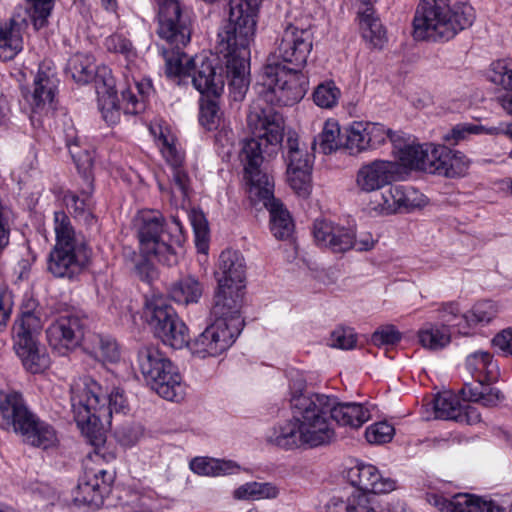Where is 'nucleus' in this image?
Returning a JSON list of instances; mask_svg holds the SVG:
<instances>
[{
    "label": "nucleus",
    "instance_id": "5fc2aeb1",
    "mask_svg": "<svg viewBox=\"0 0 512 512\" xmlns=\"http://www.w3.org/2000/svg\"><path fill=\"white\" fill-rule=\"evenodd\" d=\"M221 112L218 103L214 99L203 100L200 106L199 121L207 130L216 129L219 125Z\"/></svg>",
    "mask_w": 512,
    "mask_h": 512
},
{
    "label": "nucleus",
    "instance_id": "bf43d9fd",
    "mask_svg": "<svg viewBox=\"0 0 512 512\" xmlns=\"http://www.w3.org/2000/svg\"><path fill=\"white\" fill-rule=\"evenodd\" d=\"M401 340V333L393 325L381 326L371 336L373 345L381 347L394 345Z\"/></svg>",
    "mask_w": 512,
    "mask_h": 512
},
{
    "label": "nucleus",
    "instance_id": "4d7b16f0",
    "mask_svg": "<svg viewBox=\"0 0 512 512\" xmlns=\"http://www.w3.org/2000/svg\"><path fill=\"white\" fill-rule=\"evenodd\" d=\"M394 427L387 422H378L366 429L365 437L371 444H384L391 441Z\"/></svg>",
    "mask_w": 512,
    "mask_h": 512
},
{
    "label": "nucleus",
    "instance_id": "69168bd1",
    "mask_svg": "<svg viewBox=\"0 0 512 512\" xmlns=\"http://www.w3.org/2000/svg\"><path fill=\"white\" fill-rule=\"evenodd\" d=\"M400 194L402 195V199L400 200V212H410L415 208L421 207L423 199L413 188L400 186Z\"/></svg>",
    "mask_w": 512,
    "mask_h": 512
},
{
    "label": "nucleus",
    "instance_id": "6e6552de",
    "mask_svg": "<svg viewBox=\"0 0 512 512\" xmlns=\"http://www.w3.org/2000/svg\"><path fill=\"white\" fill-rule=\"evenodd\" d=\"M175 46L166 57V74L169 77H191L193 86L206 97H219L225 86L224 68L216 67L206 57L190 58L180 50L188 43H170Z\"/></svg>",
    "mask_w": 512,
    "mask_h": 512
},
{
    "label": "nucleus",
    "instance_id": "f03ea898",
    "mask_svg": "<svg viewBox=\"0 0 512 512\" xmlns=\"http://www.w3.org/2000/svg\"><path fill=\"white\" fill-rule=\"evenodd\" d=\"M127 401L123 390L114 388L110 394L91 377H83L71 386V408L74 420L88 442L99 448L106 442V426L113 413H125Z\"/></svg>",
    "mask_w": 512,
    "mask_h": 512
},
{
    "label": "nucleus",
    "instance_id": "b1692460",
    "mask_svg": "<svg viewBox=\"0 0 512 512\" xmlns=\"http://www.w3.org/2000/svg\"><path fill=\"white\" fill-rule=\"evenodd\" d=\"M352 485L350 490H361L366 494L389 493L396 488V481L383 477L379 470L371 464H358L347 472Z\"/></svg>",
    "mask_w": 512,
    "mask_h": 512
},
{
    "label": "nucleus",
    "instance_id": "412c9836",
    "mask_svg": "<svg viewBox=\"0 0 512 512\" xmlns=\"http://www.w3.org/2000/svg\"><path fill=\"white\" fill-rule=\"evenodd\" d=\"M82 320L77 316H61L53 321L46 330L49 345L64 354L68 350L84 345L87 335Z\"/></svg>",
    "mask_w": 512,
    "mask_h": 512
},
{
    "label": "nucleus",
    "instance_id": "20e7f679",
    "mask_svg": "<svg viewBox=\"0 0 512 512\" xmlns=\"http://www.w3.org/2000/svg\"><path fill=\"white\" fill-rule=\"evenodd\" d=\"M475 20L472 6L461 3L450 7V0H420L415 12L414 37L419 40L449 41Z\"/></svg>",
    "mask_w": 512,
    "mask_h": 512
},
{
    "label": "nucleus",
    "instance_id": "f257e3e1",
    "mask_svg": "<svg viewBox=\"0 0 512 512\" xmlns=\"http://www.w3.org/2000/svg\"><path fill=\"white\" fill-rule=\"evenodd\" d=\"M260 1L230 0L227 22L218 33L219 50L226 59L225 73L234 101L243 100L248 90L249 46L255 34Z\"/></svg>",
    "mask_w": 512,
    "mask_h": 512
},
{
    "label": "nucleus",
    "instance_id": "e2e57ef3",
    "mask_svg": "<svg viewBox=\"0 0 512 512\" xmlns=\"http://www.w3.org/2000/svg\"><path fill=\"white\" fill-rule=\"evenodd\" d=\"M68 145V148H69V152L78 168V170L80 172H83L85 175H87V173L91 170L92 166H93V159H92V156L90 155V153L85 150L83 152H78L77 151V147H78V144L75 141L73 142H68L67 143Z\"/></svg>",
    "mask_w": 512,
    "mask_h": 512
},
{
    "label": "nucleus",
    "instance_id": "72a5a7b5",
    "mask_svg": "<svg viewBox=\"0 0 512 512\" xmlns=\"http://www.w3.org/2000/svg\"><path fill=\"white\" fill-rule=\"evenodd\" d=\"M403 143L404 140L401 137V140L398 142V147H396L398 149V158L402 165L411 169L431 173L433 160L430 158V155L431 149L434 146L426 145L424 148L422 145H404Z\"/></svg>",
    "mask_w": 512,
    "mask_h": 512
},
{
    "label": "nucleus",
    "instance_id": "c85d7f7f",
    "mask_svg": "<svg viewBox=\"0 0 512 512\" xmlns=\"http://www.w3.org/2000/svg\"><path fill=\"white\" fill-rule=\"evenodd\" d=\"M219 287L244 286L246 262L243 255L235 250H224L215 271Z\"/></svg>",
    "mask_w": 512,
    "mask_h": 512
},
{
    "label": "nucleus",
    "instance_id": "a211bd4d",
    "mask_svg": "<svg viewBox=\"0 0 512 512\" xmlns=\"http://www.w3.org/2000/svg\"><path fill=\"white\" fill-rule=\"evenodd\" d=\"M241 333L240 322L215 319L191 343L190 350L199 358L216 357L226 351Z\"/></svg>",
    "mask_w": 512,
    "mask_h": 512
},
{
    "label": "nucleus",
    "instance_id": "dca6fc26",
    "mask_svg": "<svg viewBox=\"0 0 512 512\" xmlns=\"http://www.w3.org/2000/svg\"><path fill=\"white\" fill-rule=\"evenodd\" d=\"M247 124L254 137L243 140L239 154L241 161L243 150L250 141L259 145V153L263 159V141H265L266 146H277L283 140L284 119L279 112L269 105L262 107L254 104L247 116Z\"/></svg>",
    "mask_w": 512,
    "mask_h": 512
},
{
    "label": "nucleus",
    "instance_id": "09e8293b",
    "mask_svg": "<svg viewBox=\"0 0 512 512\" xmlns=\"http://www.w3.org/2000/svg\"><path fill=\"white\" fill-rule=\"evenodd\" d=\"M433 408L436 418L457 421L460 415L461 404L455 396L444 394L435 397Z\"/></svg>",
    "mask_w": 512,
    "mask_h": 512
},
{
    "label": "nucleus",
    "instance_id": "13d9d810",
    "mask_svg": "<svg viewBox=\"0 0 512 512\" xmlns=\"http://www.w3.org/2000/svg\"><path fill=\"white\" fill-rule=\"evenodd\" d=\"M105 46L108 51L120 53L128 60L136 56V51L131 41L121 34H113L107 37Z\"/></svg>",
    "mask_w": 512,
    "mask_h": 512
},
{
    "label": "nucleus",
    "instance_id": "37998d69",
    "mask_svg": "<svg viewBox=\"0 0 512 512\" xmlns=\"http://www.w3.org/2000/svg\"><path fill=\"white\" fill-rule=\"evenodd\" d=\"M135 88L140 98L130 89L122 91L123 111L125 114L135 115L145 109L144 101L152 91V84L150 80H142L135 83Z\"/></svg>",
    "mask_w": 512,
    "mask_h": 512
},
{
    "label": "nucleus",
    "instance_id": "7c9ffc66",
    "mask_svg": "<svg viewBox=\"0 0 512 512\" xmlns=\"http://www.w3.org/2000/svg\"><path fill=\"white\" fill-rule=\"evenodd\" d=\"M326 512H378L373 499L361 490H343L330 498Z\"/></svg>",
    "mask_w": 512,
    "mask_h": 512
},
{
    "label": "nucleus",
    "instance_id": "6ab92c4d",
    "mask_svg": "<svg viewBox=\"0 0 512 512\" xmlns=\"http://www.w3.org/2000/svg\"><path fill=\"white\" fill-rule=\"evenodd\" d=\"M389 139L394 147H398L401 136L385 128L383 124L374 122H353L345 129V148L350 154H358L367 149H376Z\"/></svg>",
    "mask_w": 512,
    "mask_h": 512
},
{
    "label": "nucleus",
    "instance_id": "0eeeda50",
    "mask_svg": "<svg viewBox=\"0 0 512 512\" xmlns=\"http://www.w3.org/2000/svg\"><path fill=\"white\" fill-rule=\"evenodd\" d=\"M0 424L4 428H12L24 442L34 447L45 450L57 442L54 428L33 414L18 392L7 393L0 398Z\"/></svg>",
    "mask_w": 512,
    "mask_h": 512
},
{
    "label": "nucleus",
    "instance_id": "0e129e2a",
    "mask_svg": "<svg viewBox=\"0 0 512 512\" xmlns=\"http://www.w3.org/2000/svg\"><path fill=\"white\" fill-rule=\"evenodd\" d=\"M117 440L124 446L134 445L142 435V428L136 424H126L115 432Z\"/></svg>",
    "mask_w": 512,
    "mask_h": 512
},
{
    "label": "nucleus",
    "instance_id": "ea45409f",
    "mask_svg": "<svg viewBox=\"0 0 512 512\" xmlns=\"http://www.w3.org/2000/svg\"><path fill=\"white\" fill-rule=\"evenodd\" d=\"M190 468L199 475L220 476L234 473L239 466L232 461L197 457L190 462Z\"/></svg>",
    "mask_w": 512,
    "mask_h": 512
},
{
    "label": "nucleus",
    "instance_id": "9b49d317",
    "mask_svg": "<svg viewBox=\"0 0 512 512\" xmlns=\"http://www.w3.org/2000/svg\"><path fill=\"white\" fill-rule=\"evenodd\" d=\"M261 85L280 106H291L298 103L306 94L308 80L301 69L265 64L260 74Z\"/></svg>",
    "mask_w": 512,
    "mask_h": 512
},
{
    "label": "nucleus",
    "instance_id": "393cba45",
    "mask_svg": "<svg viewBox=\"0 0 512 512\" xmlns=\"http://www.w3.org/2000/svg\"><path fill=\"white\" fill-rule=\"evenodd\" d=\"M430 158L433 160L431 174L449 178L464 176L470 166V160L465 154L444 145L434 146Z\"/></svg>",
    "mask_w": 512,
    "mask_h": 512
},
{
    "label": "nucleus",
    "instance_id": "3c124183",
    "mask_svg": "<svg viewBox=\"0 0 512 512\" xmlns=\"http://www.w3.org/2000/svg\"><path fill=\"white\" fill-rule=\"evenodd\" d=\"M487 78L495 85L512 90V61L498 60L493 62L487 72Z\"/></svg>",
    "mask_w": 512,
    "mask_h": 512
},
{
    "label": "nucleus",
    "instance_id": "423d86ee",
    "mask_svg": "<svg viewBox=\"0 0 512 512\" xmlns=\"http://www.w3.org/2000/svg\"><path fill=\"white\" fill-rule=\"evenodd\" d=\"M141 250L166 266L177 264L183 235L178 222L166 223L159 212L145 211L137 217Z\"/></svg>",
    "mask_w": 512,
    "mask_h": 512
},
{
    "label": "nucleus",
    "instance_id": "58836bf2",
    "mask_svg": "<svg viewBox=\"0 0 512 512\" xmlns=\"http://www.w3.org/2000/svg\"><path fill=\"white\" fill-rule=\"evenodd\" d=\"M419 343L429 350H440L446 347L451 341L450 329L447 325L438 326L433 323H426L418 331Z\"/></svg>",
    "mask_w": 512,
    "mask_h": 512
},
{
    "label": "nucleus",
    "instance_id": "1a4fd4ad",
    "mask_svg": "<svg viewBox=\"0 0 512 512\" xmlns=\"http://www.w3.org/2000/svg\"><path fill=\"white\" fill-rule=\"evenodd\" d=\"M137 361L146 383L160 397L169 401L183 397L182 379L176 366L157 347L140 348Z\"/></svg>",
    "mask_w": 512,
    "mask_h": 512
},
{
    "label": "nucleus",
    "instance_id": "f3484780",
    "mask_svg": "<svg viewBox=\"0 0 512 512\" xmlns=\"http://www.w3.org/2000/svg\"><path fill=\"white\" fill-rule=\"evenodd\" d=\"M308 399L315 403L325 426L332 432L329 444L336 439V433L332 427L328 415L338 425L351 428L361 427L370 418L369 411L357 403H337L336 398L325 394H307Z\"/></svg>",
    "mask_w": 512,
    "mask_h": 512
},
{
    "label": "nucleus",
    "instance_id": "79ce46f5",
    "mask_svg": "<svg viewBox=\"0 0 512 512\" xmlns=\"http://www.w3.org/2000/svg\"><path fill=\"white\" fill-rule=\"evenodd\" d=\"M345 132L341 134L340 127L336 122H326L322 132L312 142V148L318 145L320 151L325 154L335 152L341 146L345 147Z\"/></svg>",
    "mask_w": 512,
    "mask_h": 512
},
{
    "label": "nucleus",
    "instance_id": "f8f14e48",
    "mask_svg": "<svg viewBox=\"0 0 512 512\" xmlns=\"http://www.w3.org/2000/svg\"><path fill=\"white\" fill-rule=\"evenodd\" d=\"M466 367L475 378V383H466L461 389L465 401L480 403L484 407H495L504 398L500 390L490 387L495 379L496 364L488 352L477 351L466 359Z\"/></svg>",
    "mask_w": 512,
    "mask_h": 512
},
{
    "label": "nucleus",
    "instance_id": "8fccbe9b",
    "mask_svg": "<svg viewBox=\"0 0 512 512\" xmlns=\"http://www.w3.org/2000/svg\"><path fill=\"white\" fill-rule=\"evenodd\" d=\"M312 167L287 168V181L290 187L302 197H306L311 189Z\"/></svg>",
    "mask_w": 512,
    "mask_h": 512
},
{
    "label": "nucleus",
    "instance_id": "a19ab883",
    "mask_svg": "<svg viewBox=\"0 0 512 512\" xmlns=\"http://www.w3.org/2000/svg\"><path fill=\"white\" fill-rule=\"evenodd\" d=\"M360 29L363 38L374 47H381L385 41V30L377 17H374L372 8L367 7L359 14Z\"/></svg>",
    "mask_w": 512,
    "mask_h": 512
},
{
    "label": "nucleus",
    "instance_id": "5701e85b",
    "mask_svg": "<svg viewBox=\"0 0 512 512\" xmlns=\"http://www.w3.org/2000/svg\"><path fill=\"white\" fill-rule=\"evenodd\" d=\"M401 172L396 161L374 160L360 167L356 176L357 187L364 192H373L390 184Z\"/></svg>",
    "mask_w": 512,
    "mask_h": 512
},
{
    "label": "nucleus",
    "instance_id": "864d4df0",
    "mask_svg": "<svg viewBox=\"0 0 512 512\" xmlns=\"http://www.w3.org/2000/svg\"><path fill=\"white\" fill-rule=\"evenodd\" d=\"M340 96V90L333 82H326L319 84L314 93L313 101L321 108H332L337 104Z\"/></svg>",
    "mask_w": 512,
    "mask_h": 512
},
{
    "label": "nucleus",
    "instance_id": "2eb2a0df",
    "mask_svg": "<svg viewBox=\"0 0 512 512\" xmlns=\"http://www.w3.org/2000/svg\"><path fill=\"white\" fill-rule=\"evenodd\" d=\"M313 35L310 29H301L288 25L280 38L277 48L269 55L265 64L291 65L290 68L301 69L311 52Z\"/></svg>",
    "mask_w": 512,
    "mask_h": 512
},
{
    "label": "nucleus",
    "instance_id": "052dcab7",
    "mask_svg": "<svg viewBox=\"0 0 512 512\" xmlns=\"http://www.w3.org/2000/svg\"><path fill=\"white\" fill-rule=\"evenodd\" d=\"M330 341L331 347L348 350L355 347L357 338L353 329L338 327L331 333Z\"/></svg>",
    "mask_w": 512,
    "mask_h": 512
},
{
    "label": "nucleus",
    "instance_id": "c03bdc74",
    "mask_svg": "<svg viewBox=\"0 0 512 512\" xmlns=\"http://www.w3.org/2000/svg\"><path fill=\"white\" fill-rule=\"evenodd\" d=\"M171 202L176 206H185L189 199L191 179L183 167L171 169Z\"/></svg>",
    "mask_w": 512,
    "mask_h": 512
},
{
    "label": "nucleus",
    "instance_id": "a878e982",
    "mask_svg": "<svg viewBox=\"0 0 512 512\" xmlns=\"http://www.w3.org/2000/svg\"><path fill=\"white\" fill-rule=\"evenodd\" d=\"M243 289L244 286H218L214 297V305L211 310L215 319L224 320L226 323H234V320L237 319L240 322V331L244 325L240 316L244 295Z\"/></svg>",
    "mask_w": 512,
    "mask_h": 512
},
{
    "label": "nucleus",
    "instance_id": "cd10ccee",
    "mask_svg": "<svg viewBox=\"0 0 512 512\" xmlns=\"http://www.w3.org/2000/svg\"><path fill=\"white\" fill-rule=\"evenodd\" d=\"M106 476L107 471L103 469L86 472L76 487L74 501L78 504L101 505L112 481L111 477L106 479Z\"/></svg>",
    "mask_w": 512,
    "mask_h": 512
},
{
    "label": "nucleus",
    "instance_id": "aec40b11",
    "mask_svg": "<svg viewBox=\"0 0 512 512\" xmlns=\"http://www.w3.org/2000/svg\"><path fill=\"white\" fill-rule=\"evenodd\" d=\"M158 35L168 43L190 42L191 31L184 19L178 0L159 1Z\"/></svg>",
    "mask_w": 512,
    "mask_h": 512
},
{
    "label": "nucleus",
    "instance_id": "338daca9",
    "mask_svg": "<svg viewBox=\"0 0 512 512\" xmlns=\"http://www.w3.org/2000/svg\"><path fill=\"white\" fill-rule=\"evenodd\" d=\"M161 153L171 169L183 167L184 154L177 149L175 143L170 145L165 139V148H161Z\"/></svg>",
    "mask_w": 512,
    "mask_h": 512
},
{
    "label": "nucleus",
    "instance_id": "39448f33",
    "mask_svg": "<svg viewBox=\"0 0 512 512\" xmlns=\"http://www.w3.org/2000/svg\"><path fill=\"white\" fill-rule=\"evenodd\" d=\"M242 164L244 177L250 184V192L270 213V229L273 235L280 240L288 239L294 231V224L281 201L274 197V180L262 168V158L256 142L250 141L246 144L242 154Z\"/></svg>",
    "mask_w": 512,
    "mask_h": 512
},
{
    "label": "nucleus",
    "instance_id": "4468645a",
    "mask_svg": "<svg viewBox=\"0 0 512 512\" xmlns=\"http://www.w3.org/2000/svg\"><path fill=\"white\" fill-rule=\"evenodd\" d=\"M313 236L316 244L333 253H345L350 249L369 251L375 245L370 232L356 235L352 230L334 224L326 219H316L313 224Z\"/></svg>",
    "mask_w": 512,
    "mask_h": 512
},
{
    "label": "nucleus",
    "instance_id": "49530a36",
    "mask_svg": "<svg viewBox=\"0 0 512 512\" xmlns=\"http://www.w3.org/2000/svg\"><path fill=\"white\" fill-rule=\"evenodd\" d=\"M63 201L69 211H71L76 218H82L87 224L91 225L95 220L91 212L90 192H82L81 196L67 192Z\"/></svg>",
    "mask_w": 512,
    "mask_h": 512
},
{
    "label": "nucleus",
    "instance_id": "7ed1b4c3",
    "mask_svg": "<svg viewBox=\"0 0 512 512\" xmlns=\"http://www.w3.org/2000/svg\"><path fill=\"white\" fill-rule=\"evenodd\" d=\"M303 388L301 382L299 391L292 393V419L274 427L268 436V441L279 448L292 450L328 445L332 437L315 403L308 399L307 394L302 393Z\"/></svg>",
    "mask_w": 512,
    "mask_h": 512
},
{
    "label": "nucleus",
    "instance_id": "4c0bfd02",
    "mask_svg": "<svg viewBox=\"0 0 512 512\" xmlns=\"http://www.w3.org/2000/svg\"><path fill=\"white\" fill-rule=\"evenodd\" d=\"M203 285L193 276H186L174 282L169 288V296L177 303H197L202 296Z\"/></svg>",
    "mask_w": 512,
    "mask_h": 512
},
{
    "label": "nucleus",
    "instance_id": "603ef678",
    "mask_svg": "<svg viewBox=\"0 0 512 512\" xmlns=\"http://www.w3.org/2000/svg\"><path fill=\"white\" fill-rule=\"evenodd\" d=\"M496 315V308L493 302L483 301L474 305L473 309L468 313H464L461 319L467 323L468 326H475L479 323H488Z\"/></svg>",
    "mask_w": 512,
    "mask_h": 512
},
{
    "label": "nucleus",
    "instance_id": "774afa93",
    "mask_svg": "<svg viewBox=\"0 0 512 512\" xmlns=\"http://www.w3.org/2000/svg\"><path fill=\"white\" fill-rule=\"evenodd\" d=\"M492 342L495 347L512 355V329L503 330L493 338Z\"/></svg>",
    "mask_w": 512,
    "mask_h": 512
},
{
    "label": "nucleus",
    "instance_id": "c9c22d12",
    "mask_svg": "<svg viewBox=\"0 0 512 512\" xmlns=\"http://www.w3.org/2000/svg\"><path fill=\"white\" fill-rule=\"evenodd\" d=\"M84 351L101 362H116L120 357V352L116 341L110 337H104L98 334H87L85 338Z\"/></svg>",
    "mask_w": 512,
    "mask_h": 512
},
{
    "label": "nucleus",
    "instance_id": "e433bc0d",
    "mask_svg": "<svg viewBox=\"0 0 512 512\" xmlns=\"http://www.w3.org/2000/svg\"><path fill=\"white\" fill-rule=\"evenodd\" d=\"M67 70L76 82L82 84L89 83L93 79L96 82V78L99 75L101 76V84L103 78L107 79L110 76L106 68L96 71L91 57L83 54L72 56L68 61Z\"/></svg>",
    "mask_w": 512,
    "mask_h": 512
},
{
    "label": "nucleus",
    "instance_id": "4be33fe9",
    "mask_svg": "<svg viewBox=\"0 0 512 512\" xmlns=\"http://www.w3.org/2000/svg\"><path fill=\"white\" fill-rule=\"evenodd\" d=\"M89 259V248L53 247L49 254L48 270L55 277L73 279L84 270Z\"/></svg>",
    "mask_w": 512,
    "mask_h": 512
},
{
    "label": "nucleus",
    "instance_id": "6e6d98bb",
    "mask_svg": "<svg viewBox=\"0 0 512 512\" xmlns=\"http://www.w3.org/2000/svg\"><path fill=\"white\" fill-rule=\"evenodd\" d=\"M402 195L400 194V185L391 186L385 193L382 194V202L378 203L375 208L380 213L385 215L394 214L400 212V200Z\"/></svg>",
    "mask_w": 512,
    "mask_h": 512
},
{
    "label": "nucleus",
    "instance_id": "473e14b6",
    "mask_svg": "<svg viewBox=\"0 0 512 512\" xmlns=\"http://www.w3.org/2000/svg\"><path fill=\"white\" fill-rule=\"evenodd\" d=\"M96 78V93L98 96V105L103 119L109 124L114 125L120 120V108L118 106L117 92L114 88V79L109 76L102 79Z\"/></svg>",
    "mask_w": 512,
    "mask_h": 512
},
{
    "label": "nucleus",
    "instance_id": "2f4dec72",
    "mask_svg": "<svg viewBox=\"0 0 512 512\" xmlns=\"http://www.w3.org/2000/svg\"><path fill=\"white\" fill-rule=\"evenodd\" d=\"M27 12L13 15L0 26V59L10 60L22 49V31L27 27Z\"/></svg>",
    "mask_w": 512,
    "mask_h": 512
},
{
    "label": "nucleus",
    "instance_id": "a18cd8bd",
    "mask_svg": "<svg viewBox=\"0 0 512 512\" xmlns=\"http://www.w3.org/2000/svg\"><path fill=\"white\" fill-rule=\"evenodd\" d=\"M279 491L271 483L249 482L239 486L233 496L237 500H260L276 498Z\"/></svg>",
    "mask_w": 512,
    "mask_h": 512
},
{
    "label": "nucleus",
    "instance_id": "c756f323",
    "mask_svg": "<svg viewBox=\"0 0 512 512\" xmlns=\"http://www.w3.org/2000/svg\"><path fill=\"white\" fill-rule=\"evenodd\" d=\"M57 88V79L50 70L39 69L34 77L33 89H23V96L29 103L33 112L43 111L47 106H51Z\"/></svg>",
    "mask_w": 512,
    "mask_h": 512
},
{
    "label": "nucleus",
    "instance_id": "de8ad7c7",
    "mask_svg": "<svg viewBox=\"0 0 512 512\" xmlns=\"http://www.w3.org/2000/svg\"><path fill=\"white\" fill-rule=\"evenodd\" d=\"M285 149L287 168L312 167L311 157L306 150L300 147L298 137L295 133L288 134Z\"/></svg>",
    "mask_w": 512,
    "mask_h": 512
},
{
    "label": "nucleus",
    "instance_id": "ddd939ff",
    "mask_svg": "<svg viewBox=\"0 0 512 512\" xmlns=\"http://www.w3.org/2000/svg\"><path fill=\"white\" fill-rule=\"evenodd\" d=\"M145 314L156 337L174 349L189 345V329L178 317L174 308L162 296H155L146 303Z\"/></svg>",
    "mask_w": 512,
    "mask_h": 512
},
{
    "label": "nucleus",
    "instance_id": "680f3d73",
    "mask_svg": "<svg viewBox=\"0 0 512 512\" xmlns=\"http://www.w3.org/2000/svg\"><path fill=\"white\" fill-rule=\"evenodd\" d=\"M480 127L472 124H458L454 126L450 132L443 136L445 142L450 145H457L460 141L465 140L471 134H477Z\"/></svg>",
    "mask_w": 512,
    "mask_h": 512
},
{
    "label": "nucleus",
    "instance_id": "9d476101",
    "mask_svg": "<svg viewBox=\"0 0 512 512\" xmlns=\"http://www.w3.org/2000/svg\"><path fill=\"white\" fill-rule=\"evenodd\" d=\"M41 330L40 317L30 311L24 312L13 326V348L24 368L33 374L45 371L50 365L49 355L38 341Z\"/></svg>",
    "mask_w": 512,
    "mask_h": 512
},
{
    "label": "nucleus",
    "instance_id": "bb28decb",
    "mask_svg": "<svg viewBox=\"0 0 512 512\" xmlns=\"http://www.w3.org/2000/svg\"><path fill=\"white\" fill-rule=\"evenodd\" d=\"M426 500L429 504L446 512H501L494 501L483 500L469 494L457 495L453 501H448L436 493H428Z\"/></svg>",
    "mask_w": 512,
    "mask_h": 512
},
{
    "label": "nucleus",
    "instance_id": "f704fd0d",
    "mask_svg": "<svg viewBox=\"0 0 512 512\" xmlns=\"http://www.w3.org/2000/svg\"><path fill=\"white\" fill-rule=\"evenodd\" d=\"M54 247L89 248L81 233H77L70 217L64 211L54 213Z\"/></svg>",
    "mask_w": 512,
    "mask_h": 512
}]
</instances>
